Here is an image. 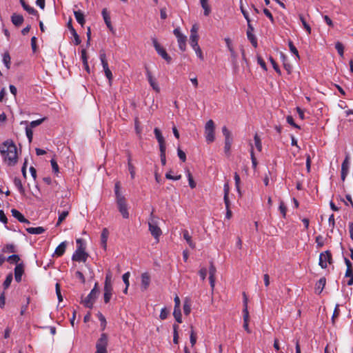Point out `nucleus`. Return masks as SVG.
Returning <instances> with one entry per match:
<instances>
[{
  "instance_id": "nucleus-39",
  "label": "nucleus",
  "mask_w": 353,
  "mask_h": 353,
  "mask_svg": "<svg viewBox=\"0 0 353 353\" xmlns=\"http://www.w3.org/2000/svg\"><path fill=\"white\" fill-rule=\"evenodd\" d=\"M14 184L18 188L19 191L21 193L24 192V188L23 187V185H22V183H21V181L20 179L15 177L14 179Z\"/></svg>"
},
{
  "instance_id": "nucleus-35",
  "label": "nucleus",
  "mask_w": 353,
  "mask_h": 353,
  "mask_svg": "<svg viewBox=\"0 0 353 353\" xmlns=\"http://www.w3.org/2000/svg\"><path fill=\"white\" fill-rule=\"evenodd\" d=\"M234 181H235L236 189L239 194L241 196V190H240L241 179H240V176H239V175L238 174L237 172L234 173Z\"/></svg>"
},
{
  "instance_id": "nucleus-61",
  "label": "nucleus",
  "mask_w": 353,
  "mask_h": 353,
  "mask_svg": "<svg viewBox=\"0 0 353 353\" xmlns=\"http://www.w3.org/2000/svg\"><path fill=\"white\" fill-rule=\"evenodd\" d=\"M177 154L179 157V159L185 162L186 161V154L185 153L181 150L179 148L177 149Z\"/></svg>"
},
{
  "instance_id": "nucleus-38",
  "label": "nucleus",
  "mask_w": 353,
  "mask_h": 353,
  "mask_svg": "<svg viewBox=\"0 0 353 353\" xmlns=\"http://www.w3.org/2000/svg\"><path fill=\"white\" fill-rule=\"evenodd\" d=\"M12 279H13V276H12V273H10L7 275L6 280L4 281V282L3 283V286L4 289H7L10 287V283L12 281Z\"/></svg>"
},
{
  "instance_id": "nucleus-29",
  "label": "nucleus",
  "mask_w": 353,
  "mask_h": 353,
  "mask_svg": "<svg viewBox=\"0 0 353 353\" xmlns=\"http://www.w3.org/2000/svg\"><path fill=\"white\" fill-rule=\"evenodd\" d=\"M10 59L11 58L10 54L8 52H4L3 54V63H4L7 69H10Z\"/></svg>"
},
{
  "instance_id": "nucleus-42",
  "label": "nucleus",
  "mask_w": 353,
  "mask_h": 353,
  "mask_svg": "<svg viewBox=\"0 0 353 353\" xmlns=\"http://www.w3.org/2000/svg\"><path fill=\"white\" fill-rule=\"evenodd\" d=\"M99 57H100V60H101L103 68L108 67V61H107V59H106V55H105L104 51L101 50L100 52V56Z\"/></svg>"
},
{
  "instance_id": "nucleus-25",
  "label": "nucleus",
  "mask_w": 353,
  "mask_h": 353,
  "mask_svg": "<svg viewBox=\"0 0 353 353\" xmlns=\"http://www.w3.org/2000/svg\"><path fill=\"white\" fill-rule=\"evenodd\" d=\"M74 15L77 21L83 26L85 22L84 15L80 10L74 11Z\"/></svg>"
},
{
  "instance_id": "nucleus-32",
  "label": "nucleus",
  "mask_w": 353,
  "mask_h": 353,
  "mask_svg": "<svg viewBox=\"0 0 353 353\" xmlns=\"http://www.w3.org/2000/svg\"><path fill=\"white\" fill-rule=\"evenodd\" d=\"M225 41L227 47H228L229 51L230 52L232 57L233 59H236V54L234 52V48L232 46L230 39L229 38H226V39H225Z\"/></svg>"
},
{
  "instance_id": "nucleus-7",
  "label": "nucleus",
  "mask_w": 353,
  "mask_h": 353,
  "mask_svg": "<svg viewBox=\"0 0 353 353\" xmlns=\"http://www.w3.org/2000/svg\"><path fill=\"white\" fill-rule=\"evenodd\" d=\"M97 296L98 295L95 294V290H92L89 294L84 299L83 298V296H81V303L83 304L85 307L92 308L97 300Z\"/></svg>"
},
{
  "instance_id": "nucleus-60",
  "label": "nucleus",
  "mask_w": 353,
  "mask_h": 353,
  "mask_svg": "<svg viewBox=\"0 0 353 353\" xmlns=\"http://www.w3.org/2000/svg\"><path fill=\"white\" fill-rule=\"evenodd\" d=\"M197 55V57L201 60L203 61L204 59V57H203V52H202V50L201 49V48L199 46H196L195 48H193Z\"/></svg>"
},
{
  "instance_id": "nucleus-34",
  "label": "nucleus",
  "mask_w": 353,
  "mask_h": 353,
  "mask_svg": "<svg viewBox=\"0 0 353 353\" xmlns=\"http://www.w3.org/2000/svg\"><path fill=\"white\" fill-rule=\"evenodd\" d=\"M70 31L71 34H72V36L74 37V44L77 46L79 45L81 43V41L78 34L77 33V31L73 28V26H71V28H70Z\"/></svg>"
},
{
  "instance_id": "nucleus-24",
  "label": "nucleus",
  "mask_w": 353,
  "mask_h": 353,
  "mask_svg": "<svg viewBox=\"0 0 353 353\" xmlns=\"http://www.w3.org/2000/svg\"><path fill=\"white\" fill-rule=\"evenodd\" d=\"M26 230L27 231V232H28L29 234H42L45 232V229L43 228V227H37V228H32V227H30V228H27L26 229Z\"/></svg>"
},
{
  "instance_id": "nucleus-44",
  "label": "nucleus",
  "mask_w": 353,
  "mask_h": 353,
  "mask_svg": "<svg viewBox=\"0 0 353 353\" xmlns=\"http://www.w3.org/2000/svg\"><path fill=\"white\" fill-rule=\"evenodd\" d=\"M186 172H187V176H188V181H189V185L191 188L193 189L196 187V184L195 181H194L191 172H190V170H187Z\"/></svg>"
},
{
  "instance_id": "nucleus-14",
  "label": "nucleus",
  "mask_w": 353,
  "mask_h": 353,
  "mask_svg": "<svg viewBox=\"0 0 353 353\" xmlns=\"http://www.w3.org/2000/svg\"><path fill=\"white\" fill-rule=\"evenodd\" d=\"M150 283V276L148 272H144L141 274V291H145L148 289Z\"/></svg>"
},
{
  "instance_id": "nucleus-19",
  "label": "nucleus",
  "mask_w": 353,
  "mask_h": 353,
  "mask_svg": "<svg viewBox=\"0 0 353 353\" xmlns=\"http://www.w3.org/2000/svg\"><path fill=\"white\" fill-rule=\"evenodd\" d=\"M109 235V231L107 228H103L101 234V244L104 250L107 248V241Z\"/></svg>"
},
{
  "instance_id": "nucleus-9",
  "label": "nucleus",
  "mask_w": 353,
  "mask_h": 353,
  "mask_svg": "<svg viewBox=\"0 0 353 353\" xmlns=\"http://www.w3.org/2000/svg\"><path fill=\"white\" fill-rule=\"evenodd\" d=\"M88 257V254L85 252V248H77L72 256V260L78 262H85Z\"/></svg>"
},
{
  "instance_id": "nucleus-37",
  "label": "nucleus",
  "mask_w": 353,
  "mask_h": 353,
  "mask_svg": "<svg viewBox=\"0 0 353 353\" xmlns=\"http://www.w3.org/2000/svg\"><path fill=\"white\" fill-rule=\"evenodd\" d=\"M344 260H345V265L347 266V270H346L345 276H350V275L352 274V263L347 258H345Z\"/></svg>"
},
{
  "instance_id": "nucleus-8",
  "label": "nucleus",
  "mask_w": 353,
  "mask_h": 353,
  "mask_svg": "<svg viewBox=\"0 0 353 353\" xmlns=\"http://www.w3.org/2000/svg\"><path fill=\"white\" fill-rule=\"evenodd\" d=\"M117 204L118 206L119 211L121 214L122 216L124 219H128L129 217V213L127 208L126 200L125 197H120L118 199H116Z\"/></svg>"
},
{
  "instance_id": "nucleus-23",
  "label": "nucleus",
  "mask_w": 353,
  "mask_h": 353,
  "mask_svg": "<svg viewBox=\"0 0 353 353\" xmlns=\"http://www.w3.org/2000/svg\"><path fill=\"white\" fill-rule=\"evenodd\" d=\"M12 23L16 26H21L23 22V17L21 14H13L11 17Z\"/></svg>"
},
{
  "instance_id": "nucleus-33",
  "label": "nucleus",
  "mask_w": 353,
  "mask_h": 353,
  "mask_svg": "<svg viewBox=\"0 0 353 353\" xmlns=\"http://www.w3.org/2000/svg\"><path fill=\"white\" fill-rule=\"evenodd\" d=\"M247 33V37L248 40L250 41L253 47L256 48L257 47V39L253 32H246Z\"/></svg>"
},
{
  "instance_id": "nucleus-63",
  "label": "nucleus",
  "mask_w": 353,
  "mask_h": 353,
  "mask_svg": "<svg viewBox=\"0 0 353 353\" xmlns=\"http://www.w3.org/2000/svg\"><path fill=\"white\" fill-rule=\"evenodd\" d=\"M169 313H170V312L167 308H165V307L163 308L160 313L161 319H165L168 317Z\"/></svg>"
},
{
  "instance_id": "nucleus-40",
  "label": "nucleus",
  "mask_w": 353,
  "mask_h": 353,
  "mask_svg": "<svg viewBox=\"0 0 353 353\" xmlns=\"http://www.w3.org/2000/svg\"><path fill=\"white\" fill-rule=\"evenodd\" d=\"M173 315L176 322L181 323V312L180 307L174 308Z\"/></svg>"
},
{
  "instance_id": "nucleus-22",
  "label": "nucleus",
  "mask_w": 353,
  "mask_h": 353,
  "mask_svg": "<svg viewBox=\"0 0 353 353\" xmlns=\"http://www.w3.org/2000/svg\"><path fill=\"white\" fill-rule=\"evenodd\" d=\"M183 239L186 241L187 243L189 245V246L194 249L196 245L195 243L192 240V236L190 235L188 230H185L183 231Z\"/></svg>"
},
{
  "instance_id": "nucleus-3",
  "label": "nucleus",
  "mask_w": 353,
  "mask_h": 353,
  "mask_svg": "<svg viewBox=\"0 0 353 353\" xmlns=\"http://www.w3.org/2000/svg\"><path fill=\"white\" fill-rule=\"evenodd\" d=\"M214 129V121L211 119L208 121L205 126V137L208 143H212L215 139Z\"/></svg>"
},
{
  "instance_id": "nucleus-46",
  "label": "nucleus",
  "mask_w": 353,
  "mask_h": 353,
  "mask_svg": "<svg viewBox=\"0 0 353 353\" xmlns=\"http://www.w3.org/2000/svg\"><path fill=\"white\" fill-rule=\"evenodd\" d=\"M7 261L12 263L19 264L18 262L20 261V257L18 254H12L8 257Z\"/></svg>"
},
{
  "instance_id": "nucleus-6",
  "label": "nucleus",
  "mask_w": 353,
  "mask_h": 353,
  "mask_svg": "<svg viewBox=\"0 0 353 353\" xmlns=\"http://www.w3.org/2000/svg\"><path fill=\"white\" fill-rule=\"evenodd\" d=\"M153 46L157 51V52L168 63H170L172 61V58L170 55L166 52L165 50L161 46L159 43L157 39L156 38L152 39Z\"/></svg>"
},
{
  "instance_id": "nucleus-43",
  "label": "nucleus",
  "mask_w": 353,
  "mask_h": 353,
  "mask_svg": "<svg viewBox=\"0 0 353 353\" xmlns=\"http://www.w3.org/2000/svg\"><path fill=\"white\" fill-rule=\"evenodd\" d=\"M269 61L271 63L274 70L276 71V72L281 75V71L279 67V65H277L276 62L275 61V60L272 57H269Z\"/></svg>"
},
{
  "instance_id": "nucleus-53",
  "label": "nucleus",
  "mask_w": 353,
  "mask_h": 353,
  "mask_svg": "<svg viewBox=\"0 0 353 353\" xmlns=\"http://www.w3.org/2000/svg\"><path fill=\"white\" fill-rule=\"evenodd\" d=\"M183 312L185 315H188L191 310L190 304L188 301H185L183 303Z\"/></svg>"
},
{
  "instance_id": "nucleus-47",
  "label": "nucleus",
  "mask_w": 353,
  "mask_h": 353,
  "mask_svg": "<svg viewBox=\"0 0 353 353\" xmlns=\"http://www.w3.org/2000/svg\"><path fill=\"white\" fill-rule=\"evenodd\" d=\"M299 19H300L304 28L307 32V33L310 34L311 33V28H310V25L306 22V21L304 19V17H303V15H301V14L299 15Z\"/></svg>"
},
{
  "instance_id": "nucleus-54",
  "label": "nucleus",
  "mask_w": 353,
  "mask_h": 353,
  "mask_svg": "<svg viewBox=\"0 0 353 353\" xmlns=\"http://www.w3.org/2000/svg\"><path fill=\"white\" fill-rule=\"evenodd\" d=\"M244 316H243V318H244V323H243V327L245 330H248V310H247V307H245V310H244Z\"/></svg>"
},
{
  "instance_id": "nucleus-64",
  "label": "nucleus",
  "mask_w": 353,
  "mask_h": 353,
  "mask_svg": "<svg viewBox=\"0 0 353 353\" xmlns=\"http://www.w3.org/2000/svg\"><path fill=\"white\" fill-rule=\"evenodd\" d=\"M207 273H208V270L205 268H202L199 272V276L201 277V279L204 281L206 278V276H207Z\"/></svg>"
},
{
  "instance_id": "nucleus-50",
  "label": "nucleus",
  "mask_w": 353,
  "mask_h": 353,
  "mask_svg": "<svg viewBox=\"0 0 353 353\" xmlns=\"http://www.w3.org/2000/svg\"><path fill=\"white\" fill-rule=\"evenodd\" d=\"M97 317L101 322V330H104L106 325V320L105 316L101 312H98Z\"/></svg>"
},
{
  "instance_id": "nucleus-5",
  "label": "nucleus",
  "mask_w": 353,
  "mask_h": 353,
  "mask_svg": "<svg viewBox=\"0 0 353 353\" xmlns=\"http://www.w3.org/2000/svg\"><path fill=\"white\" fill-rule=\"evenodd\" d=\"M108 335L105 333H103L101 335V337L97 342L96 344V352L95 353H108L107 346H108Z\"/></svg>"
},
{
  "instance_id": "nucleus-30",
  "label": "nucleus",
  "mask_w": 353,
  "mask_h": 353,
  "mask_svg": "<svg viewBox=\"0 0 353 353\" xmlns=\"http://www.w3.org/2000/svg\"><path fill=\"white\" fill-rule=\"evenodd\" d=\"M349 172V165H346V163L344 165H341V178L343 181H344L346 179V176Z\"/></svg>"
},
{
  "instance_id": "nucleus-11",
  "label": "nucleus",
  "mask_w": 353,
  "mask_h": 353,
  "mask_svg": "<svg viewBox=\"0 0 353 353\" xmlns=\"http://www.w3.org/2000/svg\"><path fill=\"white\" fill-rule=\"evenodd\" d=\"M145 70H146L147 79H148V81L150 86L157 92H160V88H159L158 83L156 82V81L153 78L151 72L149 70V69L148 68H145Z\"/></svg>"
},
{
  "instance_id": "nucleus-4",
  "label": "nucleus",
  "mask_w": 353,
  "mask_h": 353,
  "mask_svg": "<svg viewBox=\"0 0 353 353\" xmlns=\"http://www.w3.org/2000/svg\"><path fill=\"white\" fill-rule=\"evenodd\" d=\"M60 207L63 208L62 210H58L59 218L56 226H59L68 216L69 210H70V205L65 201H61L60 203Z\"/></svg>"
},
{
  "instance_id": "nucleus-13",
  "label": "nucleus",
  "mask_w": 353,
  "mask_h": 353,
  "mask_svg": "<svg viewBox=\"0 0 353 353\" xmlns=\"http://www.w3.org/2000/svg\"><path fill=\"white\" fill-rule=\"evenodd\" d=\"M23 272L24 265L22 263L17 264L14 268V279L17 282L19 283L21 281V277Z\"/></svg>"
},
{
  "instance_id": "nucleus-18",
  "label": "nucleus",
  "mask_w": 353,
  "mask_h": 353,
  "mask_svg": "<svg viewBox=\"0 0 353 353\" xmlns=\"http://www.w3.org/2000/svg\"><path fill=\"white\" fill-rule=\"evenodd\" d=\"M101 14H102L103 20H104L107 27L109 28V30H112L113 27L112 26L111 21H110V14L107 10V9L103 8L102 10Z\"/></svg>"
},
{
  "instance_id": "nucleus-28",
  "label": "nucleus",
  "mask_w": 353,
  "mask_h": 353,
  "mask_svg": "<svg viewBox=\"0 0 353 353\" xmlns=\"http://www.w3.org/2000/svg\"><path fill=\"white\" fill-rule=\"evenodd\" d=\"M199 34H190V44L192 48L199 46L198 44Z\"/></svg>"
},
{
  "instance_id": "nucleus-27",
  "label": "nucleus",
  "mask_w": 353,
  "mask_h": 353,
  "mask_svg": "<svg viewBox=\"0 0 353 353\" xmlns=\"http://www.w3.org/2000/svg\"><path fill=\"white\" fill-rule=\"evenodd\" d=\"M179 48L181 51H185L186 49V37L183 35L177 38Z\"/></svg>"
},
{
  "instance_id": "nucleus-16",
  "label": "nucleus",
  "mask_w": 353,
  "mask_h": 353,
  "mask_svg": "<svg viewBox=\"0 0 353 353\" xmlns=\"http://www.w3.org/2000/svg\"><path fill=\"white\" fill-rule=\"evenodd\" d=\"M11 213L12 216H14L15 219H17L19 222L24 223L27 224H30V222L29 220L26 219L24 216L17 210L16 209H12Z\"/></svg>"
},
{
  "instance_id": "nucleus-21",
  "label": "nucleus",
  "mask_w": 353,
  "mask_h": 353,
  "mask_svg": "<svg viewBox=\"0 0 353 353\" xmlns=\"http://www.w3.org/2000/svg\"><path fill=\"white\" fill-rule=\"evenodd\" d=\"M66 245L67 243L65 241L61 243L55 249L54 254L57 256H62L65 251Z\"/></svg>"
},
{
  "instance_id": "nucleus-15",
  "label": "nucleus",
  "mask_w": 353,
  "mask_h": 353,
  "mask_svg": "<svg viewBox=\"0 0 353 353\" xmlns=\"http://www.w3.org/2000/svg\"><path fill=\"white\" fill-rule=\"evenodd\" d=\"M154 133L159 144V149L166 148L165 139L161 134V130L159 128H155L154 130Z\"/></svg>"
},
{
  "instance_id": "nucleus-55",
  "label": "nucleus",
  "mask_w": 353,
  "mask_h": 353,
  "mask_svg": "<svg viewBox=\"0 0 353 353\" xmlns=\"http://www.w3.org/2000/svg\"><path fill=\"white\" fill-rule=\"evenodd\" d=\"M119 189H120L119 182H117L115 183V185H114V192H115V195H116V199H118L120 197H124V196H123L120 193Z\"/></svg>"
},
{
  "instance_id": "nucleus-57",
  "label": "nucleus",
  "mask_w": 353,
  "mask_h": 353,
  "mask_svg": "<svg viewBox=\"0 0 353 353\" xmlns=\"http://www.w3.org/2000/svg\"><path fill=\"white\" fill-rule=\"evenodd\" d=\"M201 7L204 10V15L208 16L211 12L210 8L208 5V3L206 2L205 3L201 4Z\"/></svg>"
},
{
  "instance_id": "nucleus-45",
  "label": "nucleus",
  "mask_w": 353,
  "mask_h": 353,
  "mask_svg": "<svg viewBox=\"0 0 353 353\" xmlns=\"http://www.w3.org/2000/svg\"><path fill=\"white\" fill-rule=\"evenodd\" d=\"M288 46H289V48H290V50L291 51V52L293 53L294 54H295L298 59H299L300 57L299 54L298 50L294 46V45L292 41H288Z\"/></svg>"
},
{
  "instance_id": "nucleus-49",
  "label": "nucleus",
  "mask_w": 353,
  "mask_h": 353,
  "mask_svg": "<svg viewBox=\"0 0 353 353\" xmlns=\"http://www.w3.org/2000/svg\"><path fill=\"white\" fill-rule=\"evenodd\" d=\"M46 118L44 117L38 120L32 121L30 122V125L28 127L32 129L33 128H35L41 125L46 120Z\"/></svg>"
},
{
  "instance_id": "nucleus-1",
  "label": "nucleus",
  "mask_w": 353,
  "mask_h": 353,
  "mask_svg": "<svg viewBox=\"0 0 353 353\" xmlns=\"http://www.w3.org/2000/svg\"><path fill=\"white\" fill-rule=\"evenodd\" d=\"M0 152L9 166H14L18 159L17 149L12 141L7 140L0 145Z\"/></svg>"
},
{
  "instance_id": "nucleus-31",
  "label": "nucleus",
  "mask_w": 353,
  "mask_h": 353,
  "mask_svg": "<svg viewBox=\"0 0 353 353\" xmlns=\"http://www.w3.org/2000/svg\"><path fill=\"white\" fill-rule=\"evenodd\" d=\"M111 279H112V274H111L110 271H109L106 274V276H105V283H104V288H112V285Z\"/></svg>"
},
{
  "instance_id": "nucleus-2",
  "label": "nucleus",
  "mask_w": 353,
  "mask_h": 353,
  "mask_svg": "<svg viewBox=\"0 0 353 353\" xmlns=\"http://www.w3.org/2000/svg\"><path fill=\"white\" fill-rule=\"evenodd\" d=\"M157 219L158 218L154 215L152 211L150 214L148 221L149 231L150 232L152 236L158 242L159 236L162 234V231L161 228L158 226Z\"/></svg>"
},
{
  "instance_id": "nucleus-12",
  "label": "nucleus",
  "mask_w": 353,
  "mask_h": 353,
  "mask_svg": "<svg viewBox=\"0 0 353 353\" xmlns=\"http://www.w3.org/2000/svg\"><path fill=\"white\" fill-rule=\"evenodd\" d=\"M216 272V269L215 266L214 265L212 262H210V265L209 268V281L210 284L212 288V290H214V285H215V274Z\"/></svg>"
},
{
  "instance_id": "nucleus-52",
  "label": "nucleus",
  "mask_w": 353,
  "mask_h": 353,
  "mask_svg": "<svg viewBox=\"0 0 353 353\" xmlns=\"http://www.w3.org/2000/svg\"><path fill=\"white\" fill-rule=\"evenodd\" d=\"M232 139H225V147L224 150L226 154H229L231 148V144H232Z\"/></svg>"
},
{
  "instance_id": "nucleus-10",
  "label": "nucleus",
  "mask_w": 353,
  "mask_h": 353,
  "mask_svg": "<svg viewBox=\"0 0 353 353\" xmlns=\"http://www.w3.org/2000/svg\"><path fill=\"white\" fill-rule=\"evenodd\" d=\"M326 262H328L330 264L332 263V254L330 251L327 250L324 253H321L319 256V265L322 268H327V263Z\"/></svg>"
},
{
  "instance_id": "nucleus-58",
  "label": "nucleus",
  "mask_w": 353,
  "mask_h": 353,
  "mask_svg": "<svg viewBox=\"0 0 353 353\" xmlns=\"http://www.w3.org/2000/svg\"><path fill=\"white\" fill-rule=\"evenodd\" d=\"M222 132H223V136L225 137V139H232L231 138V133L228 130V129L227 128L226 126H223L222 128Z\"/></svg>"
},
{
  "instance_id": "nucleus-51",
  "label": "nucleus",
  "mask_w": 353,
  "mask_h": 353,
  "mask_svg": "<svg viewBox=\"0 0 353 353\" xmlns=\"http://www.w3.org/2000/svg\"><path fill=\"white\" fill-rule=\"evenodd\" d=\"M160 150V158L161 163L162 165H165L166 164V157H165V150L166 148H161Z\"/></svg>"
},
{
  "instance_id": "nucleus-56",
  "label": "nucleus",
  "mask_w": 353,
  "mask_h": 353,
  "mask_svg": "<svg viewBox=\"0 0 353 353\" xmlns=\"http://www.w3.org/2000/svg\"><path fill=\"white\" fill-rule=\"evenodd\" d=\"M279 209L281 213L282 214L283 218H285L286 212H287V208L285 205L283 201H281L280 202V205H279Z\"/></svg>"
},
{
  "instance_id": "nucleus-26",
  "label": "nucleus",
  "mask_w": 353,
  "mask_h": 353,
  "mask_svg": "<svg viewBox=\"0 0 353 353\" xmlns=\"http://www.w3.org/2000/svg\"><path fill=\"white\" fill-rule=\"evenodd\" d=\"M104 294L103 299L105 303H108L111 299L112 294V288H103Z\"/></svg>"
},
{
  "instance_id": "nucleus-17",
  "label": "nucleus",
  "mask_w": 353,
  "mask_h": 353,
  "mask_svg": "<svg viewBox=\"0 0 353 353\" xmlns=\"http://www.w3.org/2000/svg\"><path fill=\"white\" fill-rule=\"evenodd\" d=\"M326 283V279L325 277L321 278L316 283L315 285V292L317 294H320L323 288H325Z\"/></svg>"
},
{
  "instance_id": "nucleus-48",
  "label": "nucleus",
  "mask_w": 353,
  "mask_h": 353,
  "mask_svg": "<svg viewBox=\"0 0 353 353\" xmlns=\"http://www.w3.org/2000/svg\"><path fill=\"white\" fill-rule=\"evenodd\" d=\"M335 48L336 49L339 54L341 57H343V54H344V47H343V45L341 42L338 41L335 44Z\"/></svg>"
},
{
  "instance_id": "nucleus-36",
  "label": "nucleus",
  "mask_w": 353,
  "mask_h": 353,
  "mask_svg": "<svg viewBox=\"0 0 353 353\" xmlns=\"http://www.w3.org/2000/svg\"><path fill=\"white\" fill-rule=\"evenodd\" d=\"M254 139L256 149L258 150L259 152H261L262 150V143L261 139L257 133L254 134Z\"/></svg>"
},
{
  "instance_id": "nucleus-41",
  "label": "nucleus",
  "mask_w": 353,
  "mask_h": 353,
  "mask_svg": "<svg viewBox=\"0 0 353 353\" xmlns=\"http://www.w3.org/2000/svg\"><path fill=\"white\" fill-rule=\"evenodd\" d=\"M2 252H16L15 245L14 244H7L2 249Z\"/></svg>"
},
{
  "instance_id": "nucleus-20",
  "label": "nucleus",
  "mask_w": 353,
  "mask_h": 353,
  "mask_svg": "<svg viewBox=\"0 0 353 353\" xmlns=\"http://www.w3.org/2000/svg\"><path fill=\"white\" fill-rule=\"evenodd\" d=\"M19 1L23 8L30 14L38 15V12L34 8L28 5L24 0H20Z\"/></svg>"
},
{
  "instance_id": "nucleus-59",
  "label": "nucleus",
  "mask_w": 353,
  "mask_h": 353,
  "mask_svg": "<svg viewBox=\"0 0 353 353\" xmlns=\"http://www.w3.org/2000/svg\"><path fill=\"white\" fill-rule=\"evenodd\" d=\"M26 136L28 139V141L29 142H32V136H33V132H32V130L29 127H26Z\"/></svg>"
},
{
  "instance_id": "nucleus-62",
  "label": "nucleus",
  "mask_w": 353,
  "mask_h": 353,
  "mask_svg": "<svg viewBox=\"0 0 353 353\" xmlns=\"http://www.w3.org/2000/svg\"><path fill=\"white\" fill-rule=\"evenodd\" d=\"M53 172L56 174L59 172V165L55 159H52L50 161Z\"/></svg>"
}]
</instances>
